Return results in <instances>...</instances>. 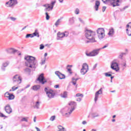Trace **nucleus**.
Returning a JSON list of instances; mask_svg holds the SVG:
<instances>
[{
	"label": "nucleus",
	"mask_w": 131,
	"mask_h": 131,
	"mask_svg": "<svg viewBox=\"0 0 131 131\" xmlns=\"http://www.w3.org/2000/svg\"><path fill=\"white\" fill-rule=\"evenodd\" d=\"M25 60L27 61L25 62L26 66L31 68L32 69H35L37 67V60L35 57L31 56H28L25 57Z\"/></svg>",
	"instance_id": "f257e3e1"
},
{
	"label": "nucleus",
	"mask_w": 131,
	"mask_h": 131,
	"mask_svg": "<svg viewBox=\"0 0 131 131\" xmlns=\"http://www.w3.org/2000/svg\"><path fill=\"white\" fill-rule=\"evenodd\" d=\"M85 32V36L87 39L90 40V42H97L96 40V32L86 29Z\"/></svg>",
	"instance_id": "f03ea898"
},
{
	"label": "nucleus",
	"mask_w": 131,
	"mask_h": 131,
	"mask_svg": "<svg viewBox=\"0 0 131 131\" xmlns=\"http://www.w3.org/2000/svg\"><path fill=\"white\" fill-rule=\"evenodd\" d=\"M69 106H71V108H69L68 109V112H66L64 113V116L66 117H69V116H70V115L72 113V112H73V111H74V110H75V108H76V106H77V104L76 102H74V101H71L69 103Z\"/></svg>",
	"instance_id": "7ed1b4c3"
},
{
	"label": "nucleus",
	"mask_w": 131,
	"mask_h": 131,
	"mask_svg": "<svg viewBox=\"0 0 131 131\" xmlns=\"http://www.w3.org/2000/svg\"><path fill=\"white\" fill-rule=\"evenodd\" d=\"M97 36L99 40H103L105 38V30L103 28H99L97 30Z\"/></svg>",
	"instance_id": "20e7f679"
},
{
	"label": "nucleus",
	"mask_w": 131,
	"mask_h": 131,
	"mask_svg": "<svg viewBox=\"0 0 131 131\" xmlns=\"http://www.w3.org/2000/svg\"><path fill=\"white\" fill-rule=\"evenodd\" d=\"M45 92L46 93V95L49 99H53L55 97V94L54 90L50 88H45Z\"/></svg>",
	"instance_id": "39448f33"
},
{
	"label": "nucleus",
	"mask_w": 131,
	"mask_h": 131,
	"mask_svg": "<svg viewBox=\"0 0 131 131\" xmlns=\"http://www.w3.org/2000/svg\"><path fill=\"white\" fill-rule=\"evenodd\" d=\"M16 5H18V1L9 0L5 3V7H6V8H14Z\"/></svg>",
	"instance_id": "423d86ee"
},
{
	"label": "nucleus",
	"mask_w": 131,
	"mask_h": 131,
	"mask_svg": "<svg viewBox=\"0 0 131 131\" xmlns=\"http://www.w3.org/2000/svg\"><path fill=\"white\" fill-rule=\"evenodd\" d=\"M12 80L14 84L18 85L22 82V78L19 75H15L13 77Z\"/></svg>",
	"instance_id": "0eeeda50"
},
{
	"label": "nucleus",
	"mask_w": 131,
	"mask_h": 131,
	"mask_svg": "<svg viewBox=\"0 0 131 131\" xmlns=\"http://www.w3.org/2000/svg\"><path fill=\"white\" fill-rule=\"evenodd\" d=\"M100 51H101V49H99V48L94 49L93 51H92L90 53H86V55H87L88 57H95L99 55V53H100Z\"/></svg>",
	"instance_id": "6e6552de"
},
{
	"label": "nucleus",
	"mask_w": 131,
	"mask_h": 131,
	"mask_svg": "<svg viewBox=\"0 0 131 131\" xmlns=\"http://www.w3.org/2000/svg\"><path fill=\"white\" fill-rule=\"evenodd\" d=\"M89 71V65L87 63H83L82 69L80 70V73L82 75H84Z\"/></svg>",
	"instance_id": "1a4fd4ad"
},
{
	"label": "nucleus",
	"mask_w": 131,
	"mask_h": 131,
	"mask_svg": "<svg viewBox=\"0 0 131 131\" xmlns=\"http://www.w3.org/2000/svg\"><path fill=\"white\" fill-rule=\"evenodd\" d=\"M69 34V33L68 32H65L64 33H62L60 32H58L57 33V39L58 40H61V38H63V37H67Z\"/></svg>",
	"instance_id": "9d476101"
},
{
	"label": "nucleus",
	"mask_w": 131,
	"mask_h": 131,
	"mask_svg": "<svg viewBox=\"0 0 131 131\" xmlns=\"http://www.w3.org/2000/svg\"><path fill=\"white\" fill-rule=\"evenodd\" d=\"M37 80H38L41 84H45V83H47L48 81L47 79L45 78L43 74H41L37 79Z\"/></svg>",
	"instance_id": "9b49d317"
},
{
	"label": "nucleus",
	"mask_w": 131,
	"mask_h": 131,
	"mask_svg": "<svg viewBox=\"0 0 131 131\" xmlns=\"http://www.w3.org/2000/svg\"><path fill=\"white\" fill-rule=\"evenodd\" d=\"M111 68L115 71H119L118 63L115 61H113L111 65Z\"/></svg>",
	"instance_id": "f8f14e48"
},
{
	"label": "nucleus",
	"mask_w": 131,
	"mask_h": 131,
	"mask_svg": "<svg viewBox=\"0 0 131 131\" xmlns=\"http://www.w3.org/2000/svg\"><path fill=\"white\" fill-rule=\"evenodd\" d=\"M5 110L7 114H11L12 112H13V110L12 109V107H11V106L9 104H7L5 107Z\"/></svg>",
	"instance_id": "ddd939ff"
},
{
	"label": "nucleus",
	"mask_w": 131,
	"mask_h": 131,
	"mask_svg": "<svg viewBox=\"0 0 131 131\" xmlns=\"http://www.w3.org/2000/svg\"><path fill=\"white\" fill-rule=\"evenodd\" d=\"M102 2L105 4V1L102 0ZM106 2H107V3H109L111 4V6H112L113 7H117L118 5H117V3H115V0H106Z\"/></svg>",
	"instance_id": "4468645a"
},
{
	"label": "nucleus",
	"mask_w": 131,
	"mask_h": 131,
	"mask_svg": "<svg viewBox=\"0 0 131 131\" xmlns=\"http://www.w3.org/2000/svg\"><path fill=\"white\" fill-rule=\"evenodd\" d=\"M126 28L127 34L128 36H131V23H129L127 25Z\"/></svg>",
	"instance_id": "2eb2a0df"
},
{
	"label": "nucleus",
	"mask_w": 131,
	"mask_h": 131,
	"mask_svg": "<svg viewBox=\"0 0 131 131\" xmlns=\"http://www.w3.org/2000/svg\"><path fill=\"white\" fill-rule=\"evenodd\" d=\"M55 74H56L57 75V76H58V77H59V79H64V78H66V77L65 75L61 73L59 71L55 72Z\"/></svg>",
	"instance_id": "dca6fc26"
},
{
	"label": "nucleus",
	"mask_w": 131,
	"mask_h": 131,
	"mask_svg": "<svg viewBox=\"0 0 131 131\" xmlns=\"http://www.w3.org/2000/svg\"><path fill=\"white\" fill-rule=\"evenodd\" d=\"M6 51L9 54H15V53H17V52H18L17 50L15 49L14 48H11L6 49Z\"/></svg>",
	"instance_id": "f3484780"
},
{
	"label": "nucleus",
	"mask_w": 131,
	"mask_h": 131,
	"mask_svg": "<svg viewBox=\"0 0 131 131\" xmlns=\"http://www.w3.org/2000/svg\"><path fill=\"white\" fill-rule=\"evenodd\" d=\"M45 9H44L45 12H50V11H52L51 10V5L50 4H45L42 5Z\"/></svg>",
	"instance_id": "a211bd4d"
},
{
	"label": "nucleus",
	"mask_w": 131,
	"mask_h": 131,
	"mask_svg": "<svg viewBox=\"0 0 131 131\" xmlns=\"http://www.w3.org/2000/svg\"><path fill=\"white\" fill-rule=\"evenodd\" d=\"M114 33H115V31H114V29L113 28H111L109 29V32L107 33L109 36H113L114 35Z\"/></svg>",
	"instance_id": "6ab92c4d"
},
{
	"label": "nucleus",
	"mask_w": 131,
	"mask_h": 131,
	"mask_svg": "<svg viewBox=\"0 0 131 131\" xmlns=\"http://www.w3.org/2000/svg\"><path fill=\"white\" fill-rule=\"evenodd\" d=\"M39 106H40V102L37 101L34 103L33 107L34 109H39Z\"/></svg>",
	"instance_id": "aec40b11"
},
{
	"label": "nucleus",
	"mask_w": 131,
	"mask_h": 131,
	"mask_svg": "<svg viewBox=\"0 0 131 131\" xmlns=\"http://www.w3.org/2000/svg\"><path fill=\"white\" fill-rule=\"evenodd\" d=\"M100 6V1L97 0L95 2V5L94 6V8L95 11H98L99 10V7Z\"/></svg>",
	"instance_id": "412c9836"
},
{
	"label": "nucleus",
	"mask_w": 131,
	"mask_h": 131,
	"mask_svg": "<svg viewBox=\"0 0 131 131\" xmlns=\"http://www.w3.org/2000/svg\"><path fill=\"white\" fill-rule=\"evenodd\" d=\"M8 65H9V62H8L3 63L1 67L2 71H5L6 70V67H8Z\"/></svg>",
	"instance_id": "4be33fe9"
},
{
	"label": "nucleus",
	"mask_w": 131,
	"mask_h": 131,
	"mask_svg": "<svg viewBox=\"0 0 131 131\" xmlns=\"http://www.w3.org/2000/svg\"><path fill=\"white\" fill-rule=\"evenodd\" d=\"M40 89V85H35L33 86L32 88V90L35 91H38V90H39Z\"/></svg>",
	"instance_id": "5701e85b"
},
{
	"label": "nucleus",
	"mask_w": 131,
	"mask_h": 131,
	"mask_svg": "<svg viewBox=\"0 0 131 131\" xmlns=\"http://www.w3.org/2000/svg\"><path fill=\"white\" fill-rule=\"evenodd\" d=\"M33 37L34 36H37V37H39V33L38 32V30L37 29L35 30V31L32 33Z\"/></svg>",
	"instance_id": "b1692460"
},
{
	"label": "nucleus",
	"mask_w": 131,
	"mask_h": 131,
	"mask_svg": "<svg viewBox=\"0 0 131 131\" xmlns=\"http://www.w3.org/2000/svg\"><path fill=\"white\" fill-rule=\"evenodd\" d=\"M24 72L25 73H26V74H30V73L31 72V70H30V69L26 68L25 69Z\"/></svg>",
	"instance_id": "393cba45"
},
{
	"label": "nucleus",
	"mask_w": 131,
	"mask_h": 131,
	"mask_svg": "<svg viewBox=\"0 0 131 131\" xmlns=\"http://www.w3.org/2000/svg\"><path fill=\"white\" fill-rule=\"evenodd\" d=\"M55 4H56V1H54V2H51V4H50V9H51V11H52L53 9H54V6H55Z\"/></svg>",
	"instance_id": "a878e982"
},
{
	"label": "nucleus",
	"mask_w": 131,
	"mask_h": 131,
	"mask_svg": "<svg viewBox=\"0 0 131 131\" xmlns=\"http://www.w3.org/2000/svg\"><path fill=\"white\" fill-rule=\"evenodd\" d=\"M69 21H70V23L73 24V23H74V22H75V17H72L70 18Z\"/></svg>",
	"instance_id": "bb28decb"
},
{
	"label": "nucleus",
	"mask_w": 131,
	"mask_h": 131,
	"mask_svg": "<svg viewBox=\"0 0 131 131\" xmlns=\"http://www.w3.org/2000/svg\"><path fill=\"white\" fill-rule=\"evenodd\" d=\"M112 72H108L107 73H105L104 74H105V76L106 77H110L111 76H112Z\"/></svg>",
	"instance_id": "cd10ccee"
},
{
	"label": "nucleus",
	"mask_w": 131,
	"mask_h": 131,
	"mask_svg": "<svg viewBox=\"0 0 131 131\" xmlns=\"http://www.w3.org/2000/svg\"><path fill=\"white\" fill-rule=\"evenodd\" d=\"M61 19H58L56 22L55 24V25L56 27H58V25H60V24L61 23Z\"/></svg>",
	"instance_id": "c85d7f7f"
},
{
	"label": "nucleus",
	"mask_w": 131,
	"mask_h": 131,
	"mask_svg": "<svg viewBox=\"0 0 131 131\" xmlns=\"http://www.w3.org/2000/svg\"><path fill=\"white\" fill-rule=\"evenodd\" d=\"M61 98H67V92H64L61 94Z\"/></svg>",
	"instance_id": "c756f323"
},
{
	"label": "nucleus",
	"mask_w": 131,
	"mask_h": 131,
	"mask_svg": "<svg viewBox=\"0 0 131 131\" xmlns=\"http://www.w3.org/2000/svg\"><path fill=\"white\" fill-rule=\"evenodd\" d=\"M8 99L9 100H14L15 99V96L13 94H10Z\"/></svg>",
	"instance_id": "7c9ffc66"
},
{
	"label": "nucleus",
	"mask_w": 131,
	"mask_h": 131,
	"mask_svg": "<svg viewBox=\"0 0 131 131\" xmlns=\"http://www.w3.org/2000/svg\"><path fill=\"white\" fill-rule=\"evenodd\" d=\"M28 117H24L20 120V121H25L26 122H28Z\"/></svg>",
	"instance_id": "2f4dec72"
},
{
	"label": "nucleus",
	"mask_w": 131,
	"mask_h": 131,
	"mask_svg": "<svg viewBox=\"0 0 131 131\" xmlns=\"http://www.w3.org/2000/svg\"><path fill=\"white\" fill-rule=\"evenodd\" d=\"M99 95L98 93H95V97L94 98V101L95 102H97L98 101V99H99Z\"/></svg>",
	"instance_id": "473e14b6"
},
{
	"label": "nucleus",
	"mask_w": 131,
	"mask_h": 131,
	"mask_svg": "<svg viewBox=\"0 0 131 131\" xmlns=\"http://www.w3.org/2000/svg\"><path fill=\"white\" fill-rule=\"evenodd\" d=\"M96 94L102 95V94H103V88H100L98 91L96 92Z\"/></svg>",
	"instance_id": "72a5a7b5"
},
{
	"label": "nucleus",
	"mask_w": 131,
	"mask_h": 131,
	"mask_svg": "<svg viewBox=\"0 0 131 131\" xmlns=\"http://www.w3.org/2000/svg\"><path fill=\"white\" fill-rule=\"evenodd\" d=\"M58 130H61V131H64L65 130V128L63 127V126L61 125H59L58 126Z\"/></svg>",
	"instance_id": "f704fd0d"
},
{
	"label": "nucleus",
	"mask_w": 131,
	"mask_h": 131,
	"mask_svg": "<svg viewBox=\"0 0 131 131\" xmlns=\"http://www.w3.org/2000/svg\"><path fill=\"white\" fill-rule=\"evenodd\" d=\"M29 37H31L32 38L33 37V34H28L26 36V38H29Z\"/></svg>",
	"instance_id": "c9c22d12"
},
{
	"label": "nucleus",
	"mask_w": 131,
	"mask_h": 131,
	"mask_svg": "<svg viewBox=\"0 0 131 131\" xmlns=\"http://www.w3.org/2000/svg\"><path fill=\"white\" fill-rule=\"evenodd\" d=\"M46 57H45L43 59H41L40 63L41 65H45V64H46Z\"/></svg>",
	"instance_id": "e433bc0d"
},
{
	"label": "nucleus",
	"mask_w": 131,
	"mask_h": 131,
	"mask_svg": "<svg viewBox=\"0 0 131 131\" xmlns=\"http://www.w3.org/2000/svg\"><path fill=\"white\" fill-rule=\"evenodd\" d=\"M10 95V94L9 93V92H7L5 93L4 97H5L6 98H9Z\"/></svg>",
	"instance_id": "4c0bfd02"
},
{
	"label": "nucleus",
	"mask_w": 131,
	"mask_h": 131,
	"mask_svg": "<svg viewBox=\"0 0 131 131\" xmlns=\"http://www.w3.org/2000/svg\"><path fill=\"white\" fill-rule=\"evenodd\" d=\"M122 2V0H116L115 1V4H117L118 5H117V7H118L119 6V3H121Z\"/></svg>",
	"instance_id": "58836bf2"
},
{
	"label": "nucleus",
	"mask_w": 131,
	"mask_h": 131,
	"mask_svg": "<svg viewBox=\"0 0 131 131\" xmlns=\"http://www.w3.org/2000/svg\"><path fill=\"white\" fill-rule=\"evenodd\" d=\"M76 97H81V98H83V94L78 93L76 94Z\"/></svg>",
	"instance_id": "ea45409f"
},
{
	"label": "nucleus",
	"mask_w": 131,
	"mask_h": 131,
	"mask_svg": "<svg viewBox=\"0 0 131 131\" xmlns=\"http://www.w3.org/2000/svg\"><path fill=\"white\" fill-rule=\"evenodd\" d=\"M75 14H76V15H78V14H79V9H78V8L75 9Z\"/></svg>",
	"instance_id": "a19ab883"
},
{
	"label": "nucleus",
	"mask_w": 131,
	"mask_h": 131,
	"mask_svg": "<svg viewBox=\"0 0 131 131\" xmlns=\"http://www.w3.org/2000/svg\"><path fill=\"white\" fill-rule=\"evenodd\" d=\"M46 20H49L50 19V15H49V13L48 12H46Z\"/></svg>",
	"instance_id": "79ce46f5"
},
{
	"label": "nucleus",
	"mask_w": 131,
	"mask_h": 131,
	"mask_svg": "<svg viewBox=\"0 0 131 131\" xmlns=\"http://www.w3.org/2000/svg\"><path fill=\"white\" fill-rule=\"evenodd\" d=\"M56 118V116H52V117H51L50 119V120L51 121H54V120Z\"/></svg>",
	"instance_id": "37998d69"
},
{
	"label": "nucleus",
	"mask_w": 131,
	"mask_h": 131,
	"mask_svg": "<svg viewBox=\"0 0 131 131\" xmlns=\"http://www.w3.org/2000/svg\"><path fill=\"white\" fill-rule=\"evenodd\" d=\"M10 20H11V21H13V22H15V21L17 20V18L14 17H10Z\"/></svg>",
	"instance_id": "c03bdc74"
},
{
	"label": "nucleus",
	"mask_w": 131,
	"mask_h": 131,
	"mask_svg": "<svg viewBox=\"0 0 131 131\" xmlns=\"http://www.w3.org/2000/svg\"><path fill=\"white\" fill-rule=\"evenodd\" d=\"M76 81H75V80H74V78H72V83H73V84L74 85H76Z\"/></svg>",
	"instance_id": "a18cd8bd"
},
{
	"label": "nucleus",
	"mask_w": 131,
	"mask_h": 131,
	"mask_svg": "<svg viewBox=\"0 0 131 131\" xmlns=\"http://www.w3.org/2000/svg\"><path fill=\"white\" fill-rule=\"evenodd\" d=\"M12 92H14V91H16V90H18V87L15 88V86H14L12 88Z\"/></svg>",
	"instance_id": "49530a36"
},
{
	"label": "nucleus",
	"mask_w": 131,
	"mask_h": 131,
	"mask_svg": "<svg viewBox=\"0 0 131 131\" xmlns=\"http://www.w3.org/2000/svg\"><path fill=\"white\" fill-rule=\"evenodd\" d=\"M40 50H43V49H45V46H43V45L41 44L40 45V48H39Z\"/></svg>",
	"instance_id": "de8ad7c7"
},
{
	"label": "nucleus",
	"mask_w": 131,
	"mask_h": 131,
	"mask_svg": "<svg viewBox=\"0 0 131 131\" xmlns=\"http://www.w3.org/2000/svg\"><path fill=\"white\" fill-rule=\"evenodd\" d=\"M99 117V114H94L93 115V117L95 118V117Z\"/></svg>",
	"instance_id": "09e8293b"
},
{
	"label": "nucleus",
	"mask_w": 131,
	"mask_h": 131,
	"mask_svg": "<svg viewBox=\"0 0 131 131\" xmlns=\"http://www.w3.org/2000/svg\"><path fill=\"white\" fill-rule=\"evenodd\" d=\"M106 9H107V7H106L105 6H103L102 7V12H105V11H106Z\"/></svg>",
	"instance_id": "8fccbe9b"
},
{
	"label": "nucleus",
	"mask_w": 131,
	"mask_h": 131,
	"mask_svg": "<svg viewBox=\"0 0 131 131\" xmlns=\"http://www.w3.org/2000/svg\"><path fill=\"white\" fill-rule=\"evenodd\" d=\"M0 117H7V116H5L3 113H0Z\"/></svg>",
	"instance_id": "3c124183"
},
{
	"label": "nucleus",
	"mask_w": 131,
	"mask_h": 131,
	"mask_svg": "<svg viewBox=\"0 0 131 131\" xmlns=\"http://www.w3.org/2000/svg\"><path fill=\"white\" fill-rule=\"evenodd\" d=\"M107 47H108V45H105L102 48H99V49H100V50H103V49H106V48H107Z\"/></svg>",
	"instance_id": "603ef678"
},
{
	"label": "nucleus",
	"mask_w": 131,
	"mask_h": 131,
	"mask_svg": "<svg viewBox=\"0 0 131 131\" xmlns=\"http://www.w3.org/2000/svg\"><path fill=\"white\" fill-rule=\"evenodd\" d=\"M86 123H88V122H86V121H83L82 122V124H83V125L86 124Z\"/></svg>",
	"instance_id": "864d4df0"
},
{
	"label": "nucleus",
	"mask_w": 131,
	"mask_h": 131,
	"mask_svg": "<svg viewBox=\"0 0 131 131\" xmlns=\"http://www.w3.org/2000/svg\"><path fill=\"white\" fill-rule=\"evenodd\" d=\"M122 57H123V54H120L119 56V58L120 59H122Z\"/></svg>",
	"instance_id": "5fc2aeb1"
},
{
	"label": "nucleus",
	"mask_w": 131,
	"mask_h": 131,
	"mask_svg": "<svg viewBox=\"0 0 131 131\" xmlns=\"http://www.w3.org/2000/svg\"><path fill=\"white\" fill-rule=\"evenodd\" d=\"M76 101H77V102H80L81 101V98L79 97L76 99Z\"/></svg>",
	"instance_id": "6e6d98bb"
},
{
	"label": "nucleus",
	"mask_w": 131,
	"mask_h": 131,
	"mask_svg": "<svg viewBox=\"0 0 131 131\" xmlns=\"http://www.w3.org/2000/svg\"><path fill=\"white\" fill-rule=\"evenodd\" d=\"M78 19L80 21V22H81V23H84V21L81 18H79Z\"/></svg>",
	"instance_id": "4d7b16f0"
},
{
	"label": "nucleus",
	"mask_w": 131,
	"mask_h": 131,
	"mask_svg": "<svg viewBox=\"0 0 131 131\" xmlns=\"http://www.w3.org/2000/svg\"><path fill=\"white\" fill-rule=\"evenodd\" d=\"M122 65L123 66V67H126V62L123 63Z\"/></svg>",
	"instance_id": "13d9d810"
},
{
	"label": "nucleus",
	"mask_w": 131,
	"mask_h": 131,
	"mask_svg": "<svg viewBox=\"0 0 131 131\" xmlns=\"http://www.w3.org/2000/svg\"><path fill=\"white\" fill-rule=\"evenodd\" d=\"M97 63L95 64L93 66V70H94V69H96V68H97Z\"/></svg>",
	"instance_id": "bf43d9fd"
},
{
	"label": "nucleus",
	"mask_w": 131,
	"mask_h": 131,
	"mask_svg": "<svg viewBox=\"0 0 131 131\" xmlns=\"http://www.w3.org/2000/svg\"><path fill=\"white\" fill-rule=\"evenodd\" d=\"M68 72H69V73H70V74L72 73V72H71V69H68Z\"/></svg>",
	"instance_id": "052dcab7"
},
{
	"label": "nucleus",
	"mask_w": 131,
	"mask_h": 131,
	"mask_svg": "<svg viewBox=\"0 0 131 131\" xmlns=\"http://www.w3.org/2000/svg\"><path fill=\"white\" fill-rule=\"evenodd\" d=\"M55 89H58L59 88V85H56L54 86Z\"/></svg>",
	"instance_id": "680f3d73"
},
{
	"label": "nucleus",
	"mask_w": 131,
	"mask_h": 131,
	"mask_svg": "<svg viewBox=\"0 0 131 131\" xmlns=\"http://www.w3.org/2000/svg\"><path fill=\"white\" fill-rule=\"evenodd\" d=\"M35 128H36L37 131H40V129L38 128V127H35Z\"/></svg>",
	"instance_id": "e2e57ef3"
},
{
	"label": "nucleus",
	"mask_w": 131,
	"mask_h": 131,
	"mask_svg": "<svg viewBox=\"0 0 131 131\" xmlns=\"http://www.w3.org/2000/svg\"><path fill=\"white\" fill-rule=\"evenodd\" d=\"M30 86V84H28L26 87L25 89H28Z\"/></svg>",
	"instance_id": "0e129e2a"
},
{
	"label": "nucleus",
	"mask_w": 131,
	"mask_h": 131,
	"mask_svg": "<svg viewBox=\"0 0 131 131\" xmlns=\"http://www.w3.org/2000/svg\"><path fill=\"white\" fill-rule=\"evenodd\" d=\"M47 56H48V53H45V54H44V58H46V57H47Z\"/></svg>",
	"instance_id": "69168bd1"
},
{
	"label": "nucleus",
	"mask_w": 131,
	"mask_h": 131,
	"mask_svg": "<svg viewBox=\"0 0 131 131\" xmlns=\"http://www.w3.org/2000/svg\"><path fill=\"white\" fill-rule=\"evenodd\" d=\"M59 3H60V4H62V3H63V2L64 1V0H58Z\"/></svg>",
	"instance_id": "338daca9"
},
{
	"label": "nucleus",
	"mask_w": 131,
	"mask_h": 131,
	"mask_svg": "<svg viewBox=\"0 0 131 131\" xmlns=\"http://www.w3.org/2000/svg\"><path fill=\"white\" fill-rule=\"evenodd\" d=\"M78 80V78H74V80L76 81H77Z\"/></svg>",
	"instance_id": "774afa93"
}]
</instances>
